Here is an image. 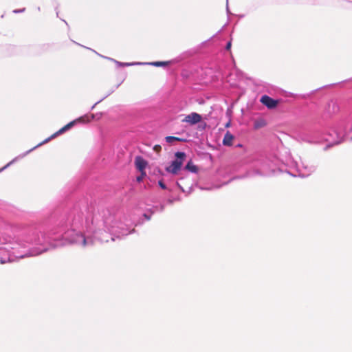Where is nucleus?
<instances>
[{
	"label": "nucleus",
	"mask_w": 352,
	"mask_h": 352,
	"mask_svg": "<svg viewBox=\"0 0 352 352\" xmlns=\"http://www.w3.org/2000/svg\"><path fill=\"white\" fill-rule=\"evenodd\" d=\"M133 231L121 221L119 215L108 211L100 218H86L85 221L82 215L78 214L69 223L46 231L4 230L0 232V263L36 256L70 244L87 247L96 240L101 243L114 241Z\"/></svg>",
	"instance_id": "f257e3e1"
},
{
	"label": "nucleus",
	"mask_w": 352,
	"mask_h": 352,
	"mask_svg": "<svg viewBox=\"0 0 352 352\" xmlns=\"http://www.w3.org/2000/svg\"><path fill=\"white\" fill-rule=\"evenodd\" d=\"M350 131H352V120H340L335 123L322 138L309 141L314 143L325 141L329 142V146H333L342 142Z\"/></svg>",
	"instance_id": "f03ea898"
},
{
	"label": "nucleus",
	"mask_w": 352,
	"mask_h": 352,
	"mask_svg": "<svg viewBox=\"0 0 352 352\" xmlns=\"http://www.w3.org/2000/svg\"><path fill=\"white\" fill-rule=\"evenodd\" d=\"M93 118H94V116H91V119H89L87 116H82V117H80V118H78L76 120H74V121H72V122L68 123L65 126L61 128L59 131H58L57 132L54 133L51 137L47 138L43 142H42L41 143H40L38 145H36V146H34L33 148L28 151L27 152H25V153H24L23 154L19 155V156H17L16 157H14L12 161H10L9 163H8L5 166H3V168H0V173L1 171H3V170H5L6 168H7L8 167H9L12 164H13L14 162L17 161L19 159L23 158L25 156H26L28 153L32 152L34 149H35V148H38V146H41V145H43L44 144L48 142L50 140H52V139L57 137L58 135H59L65 133V131H67V130L71 129L74 125V124L76 122H78V121H82L83 122H89Z\"/></svg>",
	"instance_id": "7ed1b4c3"
},
{
	"label": "nucleus",
	"mask_w": 352,
	"mask_h": 352,
	"mask_svg": "<svg viewBox=\"0 0 352 352\" xmlns=\"http://www.w3.org/2000/svg\"><path fill=\"white\" fill-rule=\"evenodd\" d=\"M272 168L270 163L267 159H261L255 162L253 167L247 172L246 177L265 176L267 175Z\"/></svg>",
	"instance_id": "20e7f679"
},
{
	"label": "nucleus",
	"mask_w": 352,
	"mask_h": 352,
	"mask_svg": "<svg viewBox=\"0 0 352 352\" xmlns=\"http://www.w3.org/2000/svg\"><path fill=\"white\" fill-rule=\"evenodd\" d=\"M176 159L171 162V164L166 168L167 172L176 175L180 170L183 162L186 157V154L184 152H177L175 153Z\"/></svg>",
	"instance_id": "39448f33"
},
{
	"label": "nucleus",
	"mask_w": 352,
	"mask_h": 352,
	"mask_svg": "<svg viewBox=\"0 0 352 352\" xmlns=\"http://www.w3.org/2000/svg\"><path fill=\"white\" fill-rule=\"evenodd\" d=\"M297 169L302 177H307L316 170V166L311 164L306 160H300L297 164Z\"/></svg>",
	"instance_id": "423d86ee"
},
{
	"label": "nucleus",
	"mask_w": 352,
	"mask_h": 352,
	"mask_svg": "<svg viewBox=\"0 0 352 352\" xmlns=\"http://www.w3.org/2000/svg\"><path fill=\"white\" fill-rule=\"evenodd\" d=\"M201 116L197 113L192 112L188 115H186L182 120L183 122H186L190 125L196 124L201 121Z\"/></svg>",
	"instance_id": "0eeeda50"
},
{
	"label": "nucleus",
	"mask_w": 352,
	"mask_h": 352,
	"mask_svg": "<svg viewBox=\"0 0 352 352\" xmlns=\"http://www.w3.org/2000/svg\"><path fill=\"white\" fill-rule=\"evenodd\" d=\"M261 102L269 109H273L276 107L278 101L274 100L267 95H264L261 98Z\"/></svg>",
	"instance_id": "6e6552de"
},
{
	"label": "nucleus",
	"mask_w": 352,
	"mask_h": 352,
	"mask_svg": "<svg viewBox=\"0 0 352 352\" xmlns=\"http://www.w3.org/2000/svg\"><path fill=\"white\" fill-rule=\"evenodd\" d=\"M135 164L137 169L140 172H145L144 169L147 166V162L141 157H136Z\"/></svg>",
	"instance_id": "1a4fd4ad"
},
{
	"label": "nucleus",
	"mask_w": 352,
	"mask_h": 352,
	"mask_svg": "<svg viewBox=\"0 0 352 352\" xmlns=\"http://www.w3.org/2000/svg\"><path fill=\"white\" fill-rule=\"evenodd\" d=\"M234 140V136L229 132H227L224 135L223 140V144L226 146H231L232 144V141Z\"/></svg>",
	"instance_id": "9d476101"
},
{
	"label": "nucleus",
	"mask_w": 352,
	"mask_h": 352,
	"mask_svg": "<svg viewBox=\"0 0 352 352\" xmlns=\"http://www.w3.org/2000/svg\"><path fill=\"white\" fill-rule=\"evenodd\" d=\"M185 168L192 173H197V167L192 164L191 162H189L186 166H185Z\"/></svg>",
	"instance_id": "9b49d317"
},
{
	"label": "nucleus",
	"mask_w": 352,
	"mask_h": 352,
	"mask_svg": "<svg viewBox=\"0 0 352 352\" xmlns=\"http://www.w3.org/2000/svg\"><path fill=\"white\" fill-rule=\"evenodd\" d=\"M115 63L118 65H120V66H131V65H141L142 64V63H120V62H118L117 60H115Z\"/></svg>",
	"instance_id": "f8f14e48"
},
{
	"label": "nucleus",
	"mask_w": 352,
	"mask_h": 352,
	"mask_svg": "<svg viewBox=\"0 0 352 352\" xmlns=\"http://www.w3.org/2000/svg\"><path fill=\"white\" fill-rule=\"evenodd\" d=\"M178 140L179 139L177 138L173 137V136H167V137H166V140L168 143H172L173 141Z\"/></svg>",
	"instance_id": "ddd939ff"
},
{
	"label": "nucleus",
	"mask_w": 352,
	"mask_h": 352,
	"mask_svg": "<svg viewBox=\"0 0 352 352\" xmlns=\"http://www.w3.org/2000/svg\"><path fill=\"white\" fill-rule=\"evenodd\" d=\"M149 64L152 65H155V66H164V65H166V62L157 61V62H153V63H151Z\"/></svg>",
	"instance_id": "4468645a"
},
{
	"label": "nucleus",
	"mask_w": 352,
	"mask_h": 352,
	"mask_svg": "<svg viewBox=\"0 0 352 352\" xmlns=\"http://www.w3.org/2000/svg\"><path fill=\"white\" fill-rule=\"evenodd\" d=\"M146 176L145 172H141V175L138 177H137V181L138 182H140L142 181L143 178Z\"/></svg>",
	"instance_id": "2eb2a0df"
},
{
	"label": "nucleus",
	"mask_w": 352,
	"mask_h": 352,
	"mask_svg": "<svg viewBox=\"0 0 352 352\" xmlns=\"http://www.w3.org/2000/svg\"><path fill=\"white\" fill-rule=\"evenodd\" d=\"M25 8L16 9V10H13V12L15 13V14L21 13V12H23L25 11Z\"/></svg>",
	"instance_id": "dca6fc26"
},
{
	"label": "nucleus",
	"mask_w": 352,
	"mask_h": 352,
	"mask_svg": "<svg viewBox=\"0 0 352 352\" xmlns=\"http://www.w3.org/2000/svg\"><path fill=\"white\" fill-rule=\"evenodd\" d=\"M158 184H159V186H160L162 189H166V185L163 183V182H162V181H159Z\"/></svg>",
	"instance_id": "f3484780"
},
{
	"label": "nucleus",
	"mask_w": 352,
	"mask_h": 352,
	"mask_svg": "<svg viewBox=\"0 0 352 352\" xmlns=\"http://www.w3.org/2000/svg\"><path fill=\"white\" fill-rule=\"evenodd\" d=\"M231 47V42L228 43L226 45V49L229 50Z\"/></svg>",
	"instance_id": "a211bd4d"
},
{
	"label": "nucleus",
	"mask_w": 352,
	"mask_h": 352,
	"mask_svg": "<svg viewBox=\"0 0 352 352\" xmlns=\"http://www.w3.org/2000/svg\"><path fill=\"white\" fill-rule=\"evenodd\" d=\"M177 185L178 186V187L182 190V191H184V190L182 188V186L179 185V184L177 182Z\"/></svg>",
	"instance_id": "6ab92c4d"
},
{
	"label": "nucleus",
	"mask_w": 352,
	"mask_h": 352,
	"mask_svg": "<svg viewBox=\"0 0 352 352\" xmlns=\"http://www.w3.org/2000/svg\"><path fill=\"white\" fill-rule=\"evenodd\" d=\"M99 102H96L94 106H92V109L94 108V107Z\"/></svg>",
	"instance_id": "aec40b11"
},
{
	"label": "nucleus",
	"mask_w": 352,
	"mask_h": 352,
	"mask_svg": "<svg viewBox=\"0 0 352 352\" xmlns=\"http://www.w3.org/2000/svg\"><path fill=\"white\" fill-rule=\"evenodd\" d=\"M107 59H109V60H113L115 62V60L112 59V58H109V57H107Z\"/></svg>",
	"instance_id": "412c9836"
},
{
	"label": "nucleus",
	"mask_w": 352,
	"mask_h": 352,
	"mask_svg": "<svg viewBox=\"0 0 352 352\" xmlns=\"http://www.w3.org/2000/svg\"><path fill=\"white\" fill-rule=\"evenodd\" d=\"M350 140H352V136L350 138Z\"/></svg>",
	"instance_id": "4be33fe9"
}]
</instances>
